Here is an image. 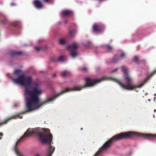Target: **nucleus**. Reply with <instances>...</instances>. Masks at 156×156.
Masks as SVG:
<instances>
[{"mask_svg":"<svg viewBox=\"0 0 156 156\" xmlns=\"http://www.w3.org/2000/svg\"><path fill=\"white\" fill-rule=\"evenodd\" d=\"M16 5V4L14 3H11V5L12 6L13 5Z\"/></svg>","mask_w":156,"mask_h":156,"instance_id":"26","label":"nucleus"},{"mask_svg":"<svg viewBox=\"0 0 156 156\" xmlns=\"http://www.w3.org/2000/svg\"><path fill=\"white\" fill-rule=\"evenodd\" d=\"M156 112V110L155 109V110H154V112Z\"/></svg>","mask_w":156,"mask_h":156,"instance_id":"35","label":"nucleus"},{"mask_svg":"<svg viewBox=\"0 0 156 156\" xmlns=\"http://www.w3.org/2000/svg\"><path fill=\"white\" fill-rule=\"evenodd\" d=\"M67 60V58L66 57L63 56H60L58 58V60L60 62H64L66 61Z\"/></svg>","mask_w":156,"mask_h":156,"instance_id":"12","label":"nucleus"},{"mask_svg":"<svg viewBox=\"0 0 156 156\" xmlns=\"http://www.w3.org/2000/svg\"><path fill=\"white\" fill-rule=\"evenodd\" d=\"M105 46L106 47V48L108 49V50H111L112 48V47L109 45H105Z\"/></svg>","mask_w":156,"mask_h":156,"instance_id":"18","label":"nucleus"},{"mask_svg":"<svg viewBox=\"0 0 156 156\" xmlns=\"http://www.w3.org/2000/svg\"><path fill=\"white\" fill-rule=\"evenodd\" d=\"M78 45L76 43L72 45H68L67 46V49L70 51V54L72 57L74 58L78 55V53L76 51Z\"/></svg>","mask_w":156,"mask_h":156,"instance_id":"6","label":"nucleus"},{"mask_svg":"<svg viewBox=\"0 0 156 156\" xmlns=\"http://www.w3.org/2000/svg\"><path fill=\"white\" fill-rule=\"evenodd\" d=\"M88 43L89 44L88 45H86V44H84V45L86 47H89L90 45V44L89 42H88Z\"/></svg>","mask_w":156,"mask_h":156,"instance_id":"25","label":"nucleus"},{"mask_svg":"<svg viewBox=\"0 0 156 156\" xmlns=\"http://www.w3.org/2000/svg\"><path fill=\"white\" fill-rule=\"evenodd\" d=\"M49 0H44V1L46 2H48Z\"/></svg>","mask_w":156,"mask_h":156,"instance_id":"32","label":"nucleus"},{"mask_svg":"<svg viewBox=\"0 0 156 156\" xmlns=\"http://www.w3.org/2000/svg\"><path fill=\"white\" fill-rule=\"evenodd\" d=\"M19 22V21H14L12 23V25L14 26H18V24Z\"/></svg>","mask_w":156,"mask_h":156,"instance_id":"16","label":"nucleus"},{"mask_svg":"<svg viewBox=\"0 0 156 156\" xmlns=\"http://www.w3.org/2000/svg\"><path fill=\"white\" fill-rule=\"evenodd\" d=\"M125 57V54L124 53L122 52L119 55V59H123Z\"/></svg>","mask_w":156,"mask_h":156,"instance_id":"14","label":"nucleus"},{"mask_svg":"<svg viewBox=\"0 0 156 156\" xmlns=\"http://www.w3.org/2000/svg\"><path fill=\"white\" fill-rule=\"evenodd\" d=\"M40 156V155L39 154H37L35 155V156Z\"/></svg>","mask_w":156,"mask_h":156,"instance_id":"30","label":"nucleus"},{"mask_svg":"<svg viewBox=\"0 0 156 156\" xmlns=\"http://www.w3.org/2000/svg\"><path fill=\"white\" fill-rule=\"evenodd\" d=\"M38 133V129L29 128L27 130L24 135L17 141L16 145L13 148L14 151L17 156H24L22 154L20 150L17 147L18 144L25 138Z\"/></svg>","mask_w":156,"mask_h":156,"instance_id":"5","label":"nucleus"},{"mask_svg":"<svg viewBox=\"0 0 156 156\" xmlns=\"http://www.w3.org/2000/svg\"><path fill=\"white\" fill-rule=\"evenodd\" d=\"M154 96H156V93H155L154 94Z\"/></svg>","mask_w":156,"mask_h":156,"instance_id":"38","label":"nucleus"},{"mask_svg":"<svg viewBox=\"0 0 156 156\" xmlns=\"http://www.w3.org/2000/svg\"><path fill=\"white\" fill-rule=\"evenodd\" d=\"M81 70L85 72L87 71V68L86 67H84L82 68Z\"/></svg>","mask_w":156,"mask_h":156,"instance_id":"20","label":"nucleus"},{"mask_svg":"<svg viewBox=\"0 0 156 156\" xmlns=\"http://www.w3.org/2000/svg\"><path fill=\"white\" fill-rule=\"evenodd\" d=\"M102 79L98 78L93 79L91 77H87L85 78L86 81L85 84L83 87L81 86H76L73 87L72 88H67L65 90H62L60 92L56 94V96H59L65 92L72 90L80 91L82 89L87 87L93 86L98 83L100 82Z\"/></svg>","mask_w":156,"mask_h":156,"instance_id":"4","label":"nucleus"},{"mask_svg":"<svg viewBox=\"0 0 156 156\" xmlns=\"http://www.w3.org/2000/svg\"><path fill=\"white\" fill-rule=\"evenodd\" d=\"M118 68H116L115 69H113L112 70V71H111V72L112 73H114V72H115V71H117L118 69Z\"/></svg>","mask_w":156,"mask_h":156,"instance_id":"22","label":"nucleus"},{"mask_svg":"<svg viewBox=\"0 0 156 156\" xmlns=\"http://www.w3.org/2000/svg\"><path fill=\"white\" fill-rule=\"evenodd\" d=\"M153 117H154L155 116H154V115H153Z\"/></svg>","mask_w":156,"mask_h":156,"instance_id":"39","label":"nucleus"},{"mask_svg":"<svg viewBox=\"0 0 156 156\" xmlns=\"http://www.w3.org/2000/svg\"><path fill=\"white\" fill-rule=\"evenodd\" d=\"M59 44L61 45L65 44H66V41L63 39L61 38L59 40Z\"/></svg>","mask_w":156,"mask_h":156,"instance_id":"13","label":"nucleus"},{"mask_svg":"<svg viewBox=\"0 0 156 156\" xmlns=\"http://www.w3.org/2000/svg\"><path fill=\"white\" fill-rule=\"evenodd\" d=\"M76 32V31L75 30H70L69 31V34L71 36H73V34H75Z\"/></svg>","mask_w":156,"mask_h":156,"instance_id":"17","label":"nucleus"},{"mask_svg":"<svg viewBox=\"0 0 156 156\" xmlns=\"http://www.w3.org/2000/svg\"><path fill=\"white\" fill-rule=\"evenodd\" d=\"M104 29V25L101 23H95L94 24L93 30L94 32L96 34H100L103 30Z\"/></svg>","mask_w":156,"mask_h":156,"instance_id":"7","label":"nucleus"},{"mask_svg":"<svg viewBox=\"0 0 156 156\" xmlns=\"http://www.w3.org/2000/svg\"><path fill=\"white\" fill-rule=\"evenodd\" d=\"M39 139L43 143H48V146L47 149V153L46 156H51L54 152L55 147L51 145L52 141V136L50 133L48 129H42L41 131L38 129Z\"/></svg>","mask_w":156,"mask_h":156,"instance_id":"3","label":"nucleus"},{"mask_svg":"<svg viewBox=\"0 0 156 156\" xmlns=\"http://www.w3.org/2000/svg\"><path fill=\"white\" fill-rule=\"evenodd\" d=\"M67 21L66 20H65L64 21V23L65 24H66L67 23Z\"/></svg>","mask_w":156,"mask_h":156,"instance_id":"29","label":"nucleus"},{"mask_svg":"<svg viewBox=\"0 0 156 156\" xmlns=\"http://www.w3.org/2000/svg\"><path fill=\"white\" fill-rule=\"evenodd\" d=\"M147 94H148V93H146L145 95H147Z\"/></svg>","mask_w":156,"mask_h":156,"instance_id":"37","label":"nucleus"},{"mask_svg":"<svg viewBox=\"0 0 156 156\" xmlns=\"http://www.w3.org/2000/svg\"><path fill=\"white\" fill-rule=\"evenodd\" d=\"M33 3L35 6L38 9H41L43 7L42 3L39 0H34L33 2Z\"/></svg>","mask_w":156,"mask_h":156,"instance_id":"9","label":"nucleus"},{"mask_svg":"<svg viewBox=\"0 0 156 156\" xmlns=\"http://www.w3.org/2000/svg\"><path fill=\"white\" fill-rule=\"evenodd\" d=\"M35 49L37 51H39L41 49V48L39 47H35Z\"/></svg>","mask_w":156,"mask_h":156,"instance_id":"21","label":"nucleus"},{"mask_svg":"<svg viewBox=\"0 0 156 156\" xmlns=\"http://www.w3.org/2000/svg\"><path fill=\"white\" fill-rule=\"evenodd\" d=\"M82 129H83L82 128L81 129V130H82Z\"/></svg>","mask_w":156,"mask_h":156,"instance_id":"40","label":"nucleus"},{"mask_svg":"<svg viewBox=\"0 0 156 156\" xmlns=\"http://www.w3.org/2000/svg\"><path fill=\"white\" fill-rule=\"evenodd\" d=\"M113 62L115 63L117 62L115 58H114L113 60Z\"/></svg>","mask_w":156,"mask_h":156,"instance_id":"24","label":"nucleus"},{"mask_svg":"<svg viewBox=\"0 0 156 156\" xmlns=\"http://www.w3.org/2000/svg\"><path fill=\"white\" fill-rule=\"evenodd\" d=\"M135 136H140L145 138L153 140V139L156 138V134H144L133 131L121 133L113 136L109 140L106 141L94 156H99L101 152H104L107 150L110 147L112 143L115 141Z\"/></svg>","mask_w":156,"mask_h":156,"instance_id":"2","label":"nucleus"},{"mask_svg":"<svg viewBox=\"0 0 156 156\" xmlns=\"http://www.w3.org/2000/svg\"><path fill=\"white\" fill-rule=\"evenodd\" d=\"M69 72L68 71H64L62 72V76H65L66 75L69 74Z\"/></svg>","mask_w":156,"mask_h":156,"instance_id":"15","label":"nucleus"},{"mask_svg":"<svg viewBox=\"0 0 156 156\" xmlns=\"http://www.w3.org/2000/svg\"><path fill=\"white\" fill-rule=\"evenodd\" d=\"M41 41V40H39L38 41V42H39L40 41Z\"/></svg>","mask_w":156,"mask_h":156,"instance_id":"36","label":"nucleus"},{"mask_svg":"<svg viewBox=\"0 0 156 156\" xmlns=\"http://www.w3.org/2000/svg\"><path fill=\"white\" fill-rule=\"evenodd\" d=\"M16 117H18L19 118L21 119L23 118V116L21 115L20 114H17L15 115H14L10 117H9L6 119H5L2 122L0 123V126L2 125L3 124H5L9 120L16 118Z\"/></svg>","mask_w":156,"mask_h":156,"instance_id":"8","label":"nucleus"},{"mask_svg":"<svg viewBox=\"0 0 156 156\" xmlns=\"http://www.w3.org/2000/svg\"><path fill=\"white\" fill-rule=\"evenodd\" d=\"M7 19L6 18H5L4 20H1V23H4L6 21Z\"/></svg>","mask_w":156,"mask_h":156,"instance_id":"23","label":"nucleus"},{"mask_svg":"<svg viewBox=\"0 0 156 156\" xmlns=\"http://www.w3.org/2000/svg\"><path fill=\"white\" fill-rule=\"evenodd\" d=\"M9 53L11 56H14L21 55L23 53V52L22 51L16 52L13 50H12L9 51Z\"/></svg>","mask_w":156,"mask_h":156,"instance_id":"10","label":"nucleus"},{"mask_svg":"<svg viewBox=\"0 0 156 156\" xmlns=\"http://www.w3.org/2000/svg\"><path fill=\"white\" fill-rule=\"evenodd\" d=\"M3 136V134L2 133H0V140H1L2 139L1 137L2 136Z\"/></svg>","mask_w":156,"mask_h":156,"instance_id":"27","label":"nucleus"},{"mask_svg":"<svg viewBox=\"0 0 156 156\" xmlns=\"http://www.w3.org/2000/svg\"><path fill=\"white\" fill-rule=\"evenodd\" d=\"M138 58L137 56H135L134 57L133 60L135 62L138 63Z\"/></svg>","mask_w":156,"mask_h":156,"instance_id":"19","label":"nucleus"},{"mask_svg":"<svg viewBox=\"0 0 156 156\" xmlns=\"http://www.w3.org/2000/svg\"><path fill=\"white\" fill-rule=\"evenodd\" d=\"M156 99V97H154V101H155Z\"/></svg>","mask_w":156,"mask_h":156,"instance_id":"33","label":"nucleus"},{"mask_svg":"<svg viewBox=\"0 0 156 156\" xmlns=\"http://www.w3.org/2000/svg\"><path fill=\"white\" fill-rule=\"evenodd\" d=\"M52 76L53 77H55L56 76V74H54L52 75Z\"/></svg>","mask_w":156,"mask_h":156,"instance_id":"28","label":"nucleus"},{"mask_svg":"<svg viewBox=\"0 0 156 156\" xmlns=\"http://www.w3.org/2000/svg\"><path fill=\"white\" fill-rule=\"evenodd\" d=\"M72 13V12L69 10H64L60 14L61 16H66L70 15Z\"/></svg>","mask_w":156,"mask_h":156,"instance_id":"11","label":"nucleus"},{"mask_svg":"<svg viewBox=\"0 0 156 156\" xmlns=\"http://www.w3.org/2000/svg\"><path fill=\"white\" fill-rule=\"evenodd\" d=\"M9 74H7V76L12 78L14 83L25 87L24 96L27 112L37 109L42 105L52 101L55 98V96H52L47 98L42 104H40L39 96L42 94L43 90L38 83H32V77L26 76L20 69H16L14 72V76H17L16 79L9 76Z\"/></svg>","mask_w":156,"mask_h":156,"instance_id":"1","label":"nucleus"},{"mask_svg":"<svg viewBox=\"0 0 156 156\" xmlns=\"http://www.w3.org/2000/svg\"><path fill=\"white\" fill-rule=\"evenodd\" d=\"M148 100L149 101H151V100L150 99H148Z\"/></svg>","mask_w":156,"mask_h":156,"instance_id":"34","label":"nucleus"},{"mask_svg":"<svg viewBox=\"0 0 156 156\" xmlns=\"http://www.w3.org/2000/svg\"><path fill=\"white\" fill-rule=\"evenodd\" d=\"M14 106H15V107H16L17 106V104H14Z\"/></svg>","mask_w":156,"mask_h":156,"instance_id":"31","label":"nucleus"}]
</instances>
